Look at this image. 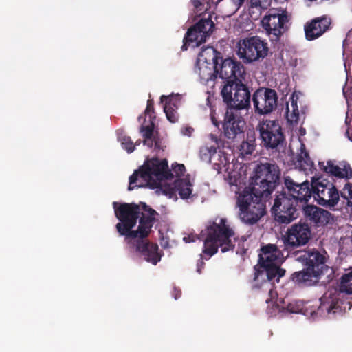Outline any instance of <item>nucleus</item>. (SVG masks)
Wrapping results in <instances>:
<instances>
[{
  "label": "nucleus",
  "instance_id": "7c9ffc66",
  "mask_svg": "<svg viewBox=\"0 0 352 352\" xmlns=\"http://www.w3.org/2000/svg\"><path fill=\"white\" fill-rule=\"evenodd\" d=\"M164 111L166 113L167 119L171 123H175L178 121L179 115L177 112V109L170 107V105H164Z\"/></svg>",
  "mask_w": 352,
  "mask_h": 352
},
{
  "label": "nucleus",
  "instance_id": "2f4dec72",
  "mask_svg": "<svg viewBox=\"0 0 352 352\" xmlns=\"http://www.w3.org/2000/svg\"><path fill=\"white\" fill-rule=\"evenodd\" d=\"M160 100L162 103H165L164 105H170V107H174L175 109H177L178 103L179 102L178 95H171L168 96L162 95L160 98Z\"/></svg>",
  "mask_w": 352,
  "mask_h": 352
},
{
  "label": "nucleus",
  "instance_id": "de8ad7c7",
  "mask_svg": "<svg viewBox=\"0 0 352 352\" xmlns=\"http://www.w3.org/2000/svg\"><path fill=\"white\" fill-rule=\"evenodd\" d=\"M184 241L186 242V243H190V242H193L195 241V239L193 236H185L184 237Z\"/></svg>",
  "mask_w": 352,
  "mask_h": 352
},
{
  "label": "nucleus",
  "instance_id": "2eb2a0df",
  "mask_svg": "<svg viewBox=\"0 0 352 352\" xmlns=\"http://www.w3.org/2000/svg\"><path fill=\"white\" fill-rule=\"evenodd\" d=\"M213 74H218L219 78L228 81H239L244 80L246 76L243 65L234 58L223 59L221 57L218 63V68L214 69Z\"/></svg>",
  "mask_w": 352,
  "mask_h": 352
},
{
  "label": "nucleus",
  "instance_id": "f704fd0d",
  "mask_svg": "<svg viewBox=\"0 0 352 352\" xmlns=\"http://www.w3.org/2000/svg\"><path fill=\"white\" fill-rule=\"evenodd\" d=\"M154 124L151 122L149 125L142 126L140 128V133L142 134L144 138H152L153 135Z\"/></svg>",
  "mask_w": 352,
  "mask_h": 352
},
{
  "label": "nucleus",
  "instance_id": "37998d69",
  "mask_svg": "<svg viewBox=\"0 0 352 352\" xmlns=\"http://www.w3.org/2000/svg\"><path fill=\"white\" fill-rule=\"evenodd\" d=\"M172 295L175 300L178 299L182 295V291L176 287H174L172 292Z\"/></svg>",
  "mask_w": 352,
  "mask_h": 352
},
{
  "label": "nucleus",
  "instance_id": "bb28decb",
  "mask_svg": "<svg viewBox=\"0 0 352 352\" xmlns=\"http://www.w3.org/2000/svg\"><path fill=\"white\" fill-rule=\"evenodd\" d=\"M340 289L342 292L352 294V269L342 276Z\"/></svg>",
  "mask_w": 352,
  "mask_h": 352
},
{
  "label": "nucleus",
  "instance_id": "7ed1b4c3",
  "mask_svg": "<svg viewBox=\"0 0 352 352\" xmlns=\"http://www.w3.org/2000/svg\"><path fill=\"white\" fill-rule=\"evenodd\" d=\"M285 186L289 195L281 192L276 195L272 212L276 221L280 223H289L298 216L296 208L298 203L304 207L310 199V192L308 188L309 182L302 184L295 183L292 180L286 179Z\"/></svg>",
  "mask_w": 352,
  "mask_h": 352
},
{
  "label": "nucleus",
  "instance_id": "c03bdc74",
  "mask_svg": "<svg viewBox=\"0 0 352 352\" xmlns=\"http://www.w3.org/2000/svg\"><path fill=\"white\" fill-rule=\"evenodd\" d=\"M193 131V129L190 126L184 127L182 129V133L184 135L190 136Z\"/></svg>",
  "mask_w": 352,
  "mask_h": 352
},
{
  "label": "nucleus",
  "instance_id": "473e14b6",
  "mask_svg": "<svg viewBox=\"0 0 352 352\" xmlns=\"http://www.w3.org/2000/svg\"><path fill=\"white\" fill-rule=\"evenodd\" d=\"M303 307V304L301 301L295 300L288 303L286 309L289 313L298 314L302 311Z\"/></svg>",
  "mask_w": 352,
  "mask_h": 352
},
{
  "label": "nucleus",
  "instance_id": "412c9836",
  "mask_svg": "<svg viewBox=\"0 0 352 352\" xmlns=\"http://www.w3.org/2000/svg\"><path fill=\"white\" fill-rule=\"evenodd\" d=\"M331 17L323 15L316 17L305 23L304 26L305 38L308 41L315 40L331 28Z\"/></svg>",
  "mask_w": 352,
  "mask_h": 352
},
{
  "label": "nucleus",
  "instance_id": "79ce46f5",
  "mask_svg": "<svg viewBox=\"0 0 352 352\" xmlns=\"http://www.w3.org/2000/svg\"><path fill=\"white\" fill-rule=\"evenodd\" d=\"M154 144H153V146H154V150L155 151H160L162 147H161V140L159 138L155 136L154 137Z\"/></svg>",
  "mask_w": 352,
  "mask_h": 352
},
{
  "label": "nucleus",
  "instance_id": "0eeeda50",
  "mask_svg": "<svg viewBox=\"0 0 352 352\" xmlns=\"http://www.w3.org/2000/svg\"><path fill=\"white\" fill-rule=\"evenodd\" d=\"M242 80L228 81L223 85L221 94L228 109H233L237 111L250 107L251 94Z\"/></svg>",
  "mask_w": 352,
  "mask_h": 352
},
{
  "label": "nucleus",
  "instance_id": "09e8293b",
  "mask_svg": "<svg viewBox=\"0 0 352 352\" xmlns=\"http://www.w3.org/2000/svg\"><path fill=\"white\" fill-rule=\"evenodd\" d=\"M212 121L214 126H216L217 127L219 126V123L217 122V120L214 117H212Z\"/></svg>",
  "mask_w": 352,
  "mask_h": 352
},
{
  "label": "nucleus",
  "instance_id": "cd10ccee",
  "mask_svg": "<svg viewBox=\"0 0 352 352\" xmlns=\"http://www.w3.org/2000/svg\"><path fill=\"white\" fill-rule=\"evenodd\" d=\"M221 1L218 0V2ZM191 3L195 9V12L199 15L210 8V0H191Z\"/></svg>",
  "mask_w": 352,
  "mask_h": 352
},
{
  "label": "nucleus",
  "instance_id": "c85d7f7f",
  "mask_svg": "<svg viewBox=\"0 0 352 352\" xmlns=\"http://www.w3.org/2000/svg\"><path fill=\"white\" fill-rule=\"evenodd\" d=\"M200 153L202 160L208 159L210 163L217 155L220 156V154H217V148L214 146L204 147L201 149Z\"/></svg>",
  "mask_w": 352,
  "mask_h": 352
},
{
  "label": "nucleus",
  "instance_id": "9d476101",
  "mask_svg": "<svg viewBox=\"0 0 352 352\" xmlns=\"http://www.w3.org/2000/svg\"><path fill=\"white\" fill-rule=\"evenodd\" d=\"M261 144L267 149H275L282 146L285 135L278 120L263 119L258 125Z\"/></svg>",
  "mask_w": 352,
  "mask_h": 352
},
{
  "label": "nucleus",
  "instance_id": "f03ea898",
  "mask_svg": "<svg viewBox=\"0 0 352 352\" xmlns=\"http://www.w3.org/2000/svg\"><path fill=\"white\" fill-rule=\"evenodd\" d=\"M116 218L120 221L116 226L120 236L125 241L136 238H146L155 222L157 212L145 203H113Z\"/></svg>",
  "mask_w": 352,
  "mask_h": 352
},
{
  "label": "nucleus",
  "instance_id": "a878e982",
  "mask_svg": "<svg viewBox=\"0 0 352 352\" xmlns=\"http://www.w3.org/2000/svg\"><path fill=\"white\" fill-rule=\"evenodd\" d=\"M297 162L300 166L310 168L314 166V162L311 160L309 153L306 151L305 146L301 145L300 153L297 156Z\"/></svg>",
  "mask_w": 352,
  "mask_h": 352
},
{
  "label": "nucleus",
  "instance_id": "f3484780",
  "mask_svg": "<svg viewBox=\"0 0 352 352\" xmlns=\"http://www.w3.org/2000/svg\"><path fill=\"white\" fill-rule=\"evenodd\" d=\"M222 126L224 136L228 139L234 140L243 133L245 122L236 111L233 109H227Z\"/></svg>",
  "mask_w": 352,
  "mask_h": 352
},
{
  "label": "nucleus",
  "instance_id": "e433bc0d",
  "mask_svg": "<svg viewBox=\"0 0 352 352\" xmlns=\"http://www.w3.org/2000/svg\"><path fill=\"white\" fill-rule=\"evenodd\" d=\"M274 284H272V283L270 284L269 293H268L270 298H268L265 300V302L267 303H270V302H272L273 300L276 299L277 297V292L276 290L274 289Z\"/></svg>",
  "mask_w": 352,
  "mask_h": 352
},
{
  "label": "nucleus",
  "instance_id": "49530a36",
  "mask_svg": "<svg viewBox=\"0 0 352 352\" xmlns=\"http://www.w3.org/2000/svg\"><path fill=\"white\" fill-rule=\"evenodd\" d=\"M322 300H323V299L322 298V299H321V301H322V303H321V304H322V307H325V308H324V309H325L328 312H330V311L333 309V307L332 304H331V305H328L326 307L325 303H323V302H322Z\"/></svg>",
  "mask_w": 352,
  "mask_h": 352
},
{
  "label": "nucleus",
  "instance_id": "ddd939ff",
  "mask_svg": "<svg viewBox=\"0 0 352 352\" xmlns=\"http://www.w3.org/2000/svg\"><path fill=\"white\" fill-rule=\"evenodd\" d=\"M287 21L286 15L280 14L274 10H270L268 14L262 19V27L274 45L279 43L281 36L286 31L285 24Z\"/></svg>",
  "mask_w": 352,
  "mask_h": 352
},
{
  "label": "nucleus",
  "instance_id": "5701e85b",
  "mask_svg": "<svg viewBox=\"0 0 352 352\" xmlns=\"http://www.w3.org/2000/svg\"><path fill=\"white\" fill-rule=\"evenodd\" d=\"M164 191L170 196L178 193L181 199H188L192 192V184L188 177L177 179L175 180L173 186H165Z\"/></svg>",
  "mask_w": 352,
  "mask_h": 352
},
{
  "label": "nucleus",
  "instance_id": "c9c22d12",
  "mask_svg": "<svg viewBox=\"0 0 352 352\" xmlns=\"http://www.w3.org/2000/svg\"><path fill=\"white\" fill-rule=\"evenodd\" d=\"M172 171L175 174L177 177L183 175L186 171V168L184 164H175L172 165Z\"/></svg>",
  "mask_w": 352,
  "mask_h": 352
},
{
  "label": "nucleus",
  "instance_id": "dca6fc26",
  "mask_svg": "<svg viewBox=\"0 0 352 352\" xmlns=\"http://www.w3.org/2000/svg\"><path fill=\"white\" fill-rule=\"evenodd\" d=\"M219 52L213 47H203L199 52L197 63L199 65V75L203 78L210 79L214 69L218 68V63L221 58Z\"/></svg>",
  "mask_w": 352,
  "mask_h": 352
},
{
  "label": "nucleus",
  "instance_id": "20e7f679",
  "mask_svg": "<svg viewBox=\"0 0 352 352\" xmlns=\"http://www.w3.org/2000/svg\"><path fill=\"white\" fill-rule=\"evenodd\" d=\"M173 178V173L168 168V161L166 159H148L130 176L128 190L131 191L136 187L144 186L155 189L160 186L162 181Z\"/></svg>",
  "mask_w": 352,
  "mask_h": 352
},
{
  "label": "nucleus",
  "instance_id": "6e6552de",
  "mask_svg": "<svg viewBox=\"0 0 352 352\" xmlns=\"http://www.w3.org/2000/svg\"><path fill=\"white\" fill-rule=\"evenodd\" d=\"M237 55L244 63H251L265 58L269 52L267 43L258 36L246 37L237 43Z\"/></svg>",
  "mask_w": 352,
  "mask_h": 352
},
{
  "label": "nucleus",
  "instance_id": "ea45409f",
  "mask_svg": "<svg viewBox=\"0 0 352 352\" xmlns=\"http://www.w3.org/2000/svg\"><path fill=\"white\" fill-rule=\"evenodd\" d=\"M151 113H154V102L151 99L147 101V105L145 109L146 114L150 115Z\"/></svg>",
  "mask_w": 352,
  "mask_h": 352
},
{
  "label": "nucleus",
  "instance_id": "3c124183",
  "mask_svg": "<svg viewBox=\"0 0 352 352\" xmlns=\"http://www.w3.org/2000/svg\"><path fill=\"white\" fill-rule=\"evenodd\" d=\"M214 165L218 166V168L217 169H221V168L220 164L214 163Z\"/></svg>",
  "mask_w": 352,
  "mask_h": 352
},
{
  "label": "nucleus",
  "instance_id": "4be33fe9",
  "mask_svg": "<svg viewBox=\"0 0 352 352\" xmlns=\"http://www.w3.org/2000/svg\"><path fill=\"white\" fill-rule=\"evenodd\" d=\"M303 208L306 217L318 226H324L333 222V215L326 210L315 206H304Z\"/></svg>",
  "mask_w": 352,
  "mask_h": 352
},
{
  "label": "nucleus",
  "instance_id": "b1692460",
  "mask_svg": "<svg viewBox=\"0 0 352 352\" xmlns=\"http://www.w3.org/2000/svg\"><path fill=\"white\" fill-rule=\"evenodd\" d=\"M319 166L324 172L340 179L346 180L352 177V168L347 163L342 166L335 165L331 161H327L325 164L324 162H319Z\"/></svg>",
  "mask_w": 352,
  "mask_h": 352
},
{
  "label": "nucleus",
  "instance_id": "c756f323",
  "mask_svg": "<svg viewBox=\"0 0 352 352\" xmlns=\"http://www.w3.org/2000/svg\"><path fill=\"white\" fill-rule=\"evenodd\" d=\"M118 140L121 143L122 148L127 153H131L135 150V145L131 138L126 135H120Z\"/></svg>",
  "mask_w": 352,
  "mask_h": 352
},
{
  "label": "nucleus",
  "instance_id": "6ab92c4d",
  "mask_svg": "<svg viewBox=\"0 0 352 352\" xmlns=\"http://www.w3.org/2000/svg\"><path fill=\"white\" fill-rule=\"evenodd\" d=\"M144 238H138V239L132 241L131 239L126 241L129 245L135 248V250L143 258L153 265H157L161 260V255L159 253V247L157 243H154L146 240Z\"/></svg>",
  "mask_w": 352,
  "mask_h": 352
},
{
  "label": "nucleus",
  "instance_id": "4c0bfd02",
  "mask_svg": "<svg viewBox=\"0 0 352 352\" xmlns=\"http://www.w3.org/2000/svg\"><path fill=\"white\" fill-rule=\"evenodd\" d=\"M292 106L293 107L292 113V122L295 121L297 122L299 117V111L298 109L297 102L292 100Z\"/></svg>",
  "mask_w": 352,
  "mask_h": 352
},
{
  "label": "nucleus",
  "instance_id": "f8f14e48",
  "mask_svg": "<svg viewBox=\"0 0 352 352\" xmlns=\"http://www.w3.org/2000/svg\"><path fill=\"white\" fill-rule=\"evenodd\" d=\"M310 237L311 230L307 223L300 221L292 225L282 237L285 250L289 252L306 245Z\"/></svg>",
  "mask_w": 352,
  "mask_h": 352
},
{
  "label": "nucleus",
  "instance_id": "393cba45",
  "mask_svg": "<svg viewBox=\"0 0 352 352\" xmlns=\"http://www.w3.org/2000/svg\"><path fill=\"white\" fill-rule=\"evenodd\" d=\"M256 144L255 143V138L254 135L248 136L245 141H243L239 146V153L243 157H245L248 155H252L255 150Z\"/></svg>",
  "mask_w": 352,
  "mask_h": 352
},
{
  "label": "nucleus",
  "instance_id": "a19ab883",
  "mask_svg": "<svg viewBox=\"0 0 352 352\" xmlns=\"http://www.w3.org/2000/svg\"><path fill=\"white\" fill-rule=\"evenodd\" d=\"M154 137H152V138H144V140H143V144L144 145L148 146V148H152L153 147V144H154Z\"/></svg>",
  "mask_w": 352,
  "mask_h": 352
},
{
  "label": "nucleus",
  "instance_id": "f257e3e1",
  "mask_svg": "<svg viewBox=\"0 0 352 352\" xmlns=\"http://www.w3.org/2000/svg\"><path fill=\"white\" fill-rule=\"evenodd\" d=\"M253 173L236 201L239 218L248 225L255 224L265 214L266 201L280 183V169L272 160L260 162Z\"/></svg>",
  "mask_w": 352,
  "mask_h": 352
},
{
  "label": "nucleus",
  "instance_id": "58836bf2",
  "mask_svg": "<svg viewBox=\"0 0 352 352\" xmlns=\"http://www.w3.org/2000/svg\"><path fill=\"white\" fill-rule=\"evenodd\" d=\"M205 263L204 261V256L203 254H200V258L197 261V272L200 274L202 272V269L204 267Z\"/></svg>",
  "mask_w": 352,
  "mask_h": 352
},
{
  "label": "nucleus",
  "instance_id": "9b49d317",
  "mask_svg": "<svg viewBox=\"0 0 352 352\" xmlns=\"http://www.w3.org/2000/svg\"><path fill=\"white\" fill-rule=\"evenodd\" d=\"M214 23L211 19L210 14L208 18L201 19L197 23L190 28L186 32L184 39L182 49L186 50L188 46L192 45L193 47H198L205 43L206 38L212 33Z\"/></svg>",
  "mask_w": 352,
  "mask_h": 352
},
{
  "label": "nucleus",
  "instance_id": "423d86ee",
  "mask_svg": "<svg viewBox=\"0 0 352 352\" xmlns=\"http://www.w3.org/2000/svg\"><path fill=\"white\" fill-rule=\"evenodd\" d=\"M326 254L325 252L322 253L316 249L304 252V254L300 255L298 260L304 264L305 268L292 274V279L295 282L309 285L317 283L324 270L327 267Z\"/></svg>",
  "mask_w": 352,
  "mask_h": 352
},
{
  "label": "nucleus",
  "instance_id": "a211bd4d",
  "mask_svg": "<svg viewBox=\"0 0 352 352\" xmlns=\"http://www.w3.org/2000/svg\"><path fill=\"white\" fill-rule=\"evenodd\" d=\"M261 253L259 254L258 264L262 266H268L272 267H280V264L283 262L285 258L289 256V252L287 250L280 249L276 245L269 243L261 249Z\"/></svg>",
  "mask_w": 352,
  "mask_h": 352
},
{
  "label": "nucleus",
  "instance_id": "39448f33",
  "mask_svg": "<svg viewBox=\"0 0 352 352\" xmlns=\"http://www.w3.org/2000/svg\"><path fill=\"white\" fill-rule=\"evenodd\" d=\"M234 231L228 224L225 218L216 219L206 229V239L202 253L210 258L215 254L219 248L224 253L233 250L235 248L232 238L234 237Z\"/></svg>",
  "mask_w": 352,
  "mask_h": 352
},
{
  "label": "nucleus",
  "instance_id": "1a4fd4ad",
  "mask_svg": "<svg viewBox=\"0 0 352 352\" xmlns=\"http://www.w3.org/2000/svg\"><path fill=\"white\" fill-rule=\"evenodd\" d=\"M310 198L313 196L318 204L323 206H335L339 201V192L331 182L326 179H318L309 183Z\"/></svg>",
  "mask_w": 352,
  "mask_h": 352
},
{
  "label": "nucleus",
  "instance_id": "72a5a7b5",
  "mask_svg": "<svg viewBox=\"0 0 352 352\" xmlns=\"http://www.w3.org/2000/svg\"><path fill=\"white\" fill-rule=\"evenodd\" d=\"M341 195L348 200V204L352 206V184L346 183L341 192Z\"/></svg>",
  "mask_w": 352,
  "mask_h": 352
},
{
  "label": "nucleus",
  "instance_id": "4468645a",
  "mask_svg": "<svg viewBox=\"0 0 352 352\" xmlns=\"http://www.w3.org/2000/svg\"><path fill=\"white\" fill-rule=\"evenodd\" d=\"M252 102L256 113L267 115L276 108L278 94L276 90L272 88L259 87L252 95Z\"/></svg>",
  "mask_w": 352,
  "mask_h": 352
},
{
  "label": "nucleus",
  "instance_id": "aec40b11",
  "mask_svg": "<svg viewBox=\"0 0 352 352\" xmlns=\"http://www.w3.org/2000/svg\"><path fill=\"white\" fill-rule=\"evenodd\" d=\"M285 270L281 267H270L268 266H262L261 264L254 267V287H260L261 285L267 283L272 284L278 283L280 278L285 276Z\"/></svg>",
  "mask_w": 352,
  "mask_h": 352
},
{
  "label": "nucleus",
  "instance_id": "a18cd8bd",
  "mask_svg": "<svg viewBox=\"0 0 352 352\" xmlns=\"http://www.w3.org/2000/svg\"><path fill=\"white\" fill-rule=\"evenodd\" d=\"M251 4L252 6H259L261 8H264L265 5H263L261 0H251Z\"/></svg>",
  "mask_w": 352,
  "mask_h": 352
},
{
  "label": "nucleus",
  "instance_id": "8fccbe9b",
  "mask_svg": "<svg viewBox=\"0 0 352 352\" xmlns=\"http://www.w3.org/2000/svg\"><path fill=\"white\" fill-rule=\"evenodd\" d=\"M141 143V140H137L136 142L134 144L135 146H137V145H140Z\"/></svg>",
  "mask_w": 352,
  "mask_h": 352
}]
</instances>
